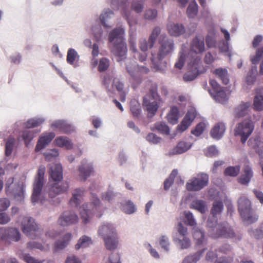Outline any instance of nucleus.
Here are the masks:
<instances>
[{"instance_id":"obj_28","label":"nucleus","mask_w":263,"mask_h":263,"mask_svg":"<svg viewBox=\"0 0 263 263\" xmlns=\"http://www.w3.org/2000/svg\"><path fill=\"white\" fill-rule=\"evenodd\" d=\"M72 235L70 233H66L60 237L54 243V249L56 251L62 250L69 245Z\"/></svg>"},{"instance_id":"obj_59","label":"nucleus","mask_w":263,"mask_h":263,"mask_svg":"<svg viewBox=\"0 0 263 263\" xmlns=\"http://www.w3.org/2000/svg\"><path fill=\"white\" fill-rule=\"evenodd\" d=\"M130 110L133 115L138 117L141 112L140 103L136 100H133L130 102Z\"/></svg>"},{"instance_id":"obj_21","label":"nucleus","mask_w":263,"mask_h":263,"mask_svg":"<svg viewBox=\"0 0 263 263\" xmlns=\"http://www.w3.org/2000/svg\"><path fill=\"white\" fill-rule=\"evenodd\" d=\"M114 17L115 13L112 10L109 8H105L101 13L99 19L101 23L104 27L110 28L113 24L112 20Z\"/></svg>"},{"instance_id":"obj_29","label":"nucleus","mask_w":263,"mask_h":263,"mask_svg":"<svg viewBox=\"0 0 263 263\" xmlns=\"http://www.w3.org/2000/svg\"><path fill=\"white\" fill-rule=\"evenodd\" d=\"M49 173L54 181H60L63 178L62 167L60 164L51 165Z\"/></svg>"},{"instance_id":"obj_37","label":"nucleus","mask_w":263,"mask_h":263,"mask_svg":"<svg viewBox=\"0 0 263 263\" xmlns=\"http://www.w3.org/2000/svg\"><path fill=\"white\" fill-rule=\"evenodd\" d=\"M92 243V240L91 237L85 235L82 236L78 240V242L75 245V249L79 250L83 249L89 247Z\"/></svg>"},{"instance_id":"obj_52","label":"nucleus","mask_w":263,"mask_h":263,"mask_svg":"<svg viewBox=\"0 0 263 263\" xmlns=\"http://www.w3.org/2000/svg\"><path fill=\"white\" fill-rule=\"evenodd\" d=\"M145 0H133L131 9L137 13H141L144 9Z\"/></svg>"},{"instance_id":"obj_2","label":"nucleus","mask_w":263,"mask_h":263,"mask_svg":"<svg viewBox=\"0 0 263 263\" xmlns=\"http://www.w3.org/2000/svg\"><path fill=\"white\" fill-rule=\"evenodd\" d=\"M104 207L100 204V200L95 195H92L91 203L84 204L80 208V215L84 224L89 223L93 214H96L99 218L102 215Z\"/></svg>"},{"instance_id":"obj_60","label":"nucleus","mask_w":263,"mask_h":263,"mask_svg":"<svg viewBox=\"0 0 263 263\" xmlns=\"http://www.w3.org/2000/svg\"><path fill=\"white\" fill-rule=\"evenodd\" d=\"M157 14L158 12L156 9L149 8L145 11L144 18L148 21H153L157 18Z\"/></svg>"},{"instance_id":"obj_12","label":"nucleus","mask_w":263,"mask_h":263,"mask_svg":"<svg viewBox=\"0 0 263 263\" xmlns=\"http://www.w3.org/2000/svg\"><path fill=\"white\" fill-rule=\"evenodd\" d=\"M209 176L205 173H199L196 176L190 179L186 184L188 191H198L208 184Z\"/></svg>"},{"instance_id":"obj_62","label":"nucleus","mask_w":263,"mask_h":263,"mask_svg":"<svg viewBox=\"0 0 263 263\" xmlns=\"http://www.w3.org/2000/svg\"><path fill=\"white\" fill-rule=\"evenodd\" d=\"M186 51L182 48V51L179 53V57L175 64V67L178 69H181L184 66L185 59Z\"/></svg>"},{"instance_id":"obj_27","label":"nucleus","mask_w":263,"mask_h":263,"mask_svg":"<svg viewBox=\"0 0 263 263\" xmlns=\"http://www.w3.org/2000/svg\"><path fill=\"white\" fill-rule=\"evenodd\" d=\"M248 143L249 147L258 154L260 158H263V142L259 137L250 138Z\"/></svg>"},{"instance_id":"obj_38","label":"nucleus","mask_w":263,"mask_h":263,"mask_svg":"<svg viewBox=\"0 0 263 263\" xmlns=\"http://www.w3.org/2000/svg\"><path fill=\"white\" fill-rule=\"evenodd\" d=\"M174 241L177 246L181 249H186L191 246V240L186 236H176L173 237Z\"/></svg>"},{"instance_id":"obj_34","label":"nucleus","mask_w":263,"mask_h":263,"mask_svg":"<svg viewBox=\"0 0 263 263\" xmlns=\"http://www.w3.org/2000/svg\"><path fill=\"white\" fill-rule=\"evenodd\" d=\"M226 126L222 122L217 123L215 125L211 131V135L214 139L219 140L221 139L225 132Z\"/></svg>"},{"instance_id":"obj_36","label":"nucleus","mask_w":263,"mask_h":263,"mask_svg":"<svg viewBox=\"0 0 263 263\" xmlns=\"http://www.w3.org/2000/svg\"><path fill=\"white\" fill-rule=\"evenodd\" d=\"M252 176L253 172L251 168L247 165L245 167L241 175L238 178V182L242 184L247 185L250 182Z\"/></svg>"},{"instance_id":"obj_23","label":"nucleus","mask_w":263,"mask_h":263,"mask_svg":"<svg viewBox=\"0 0 263 263\" xmlns=\"http://www.w3.org/2000/svg\"><path fill=\"white\" fill-rule=\"evenodd\" d=\"M115 226L109 222H104L102 223L98 227V234L102 238L105 236L113 235L117 233Z\"/></svg>"},{"instance_id":"obj_26","label":"nucleus","mask_w":263,"mask_h":263,"mask_svg":"<svg viewBox=\"0 0 263 263\" xmlns=\"http://www.w3.org/2000/svg\"><path fill=\"white\" fill-rule=\"evenodd\" d=\"M51 127L65 134L70 133L73 130V127L70 124L62 120L54 121L51 124Z\"/></svg>"},{"instance_id":"obj_17","label":"nucleus","mask_w":263,"mask_h":263,"mask_svg":"<svg viewBox=\"0 0 263 263\" xmlns=\"http://www.w3.org/2000/svg\"><path fill=\"white\" fill-rule=\"evenodd\" d=\"M126 69L132 80L138 83L140 80L139 72L147 73L148 69L144 66H139L136 62L128 63Z\"/></svg>"},{"instance_id":"obj_51","label":"nucleus","mask_w":263,"mask_h":263,"mask_svg":"<svg viewBox=\"0 0 263 263\" xmlns=\"http://www.w3.org/2000/svg\"><path fill=\"white\" fill-rule=\"evenodd\" d=\"M256 74L257 67L256 66H252L251 69L247 73L245 79L246 83L248 85H251L254 83Z\"/></svg>"},{"instance_id":"obj_24","label":"nucleus","mask_w":263,"mask_h":263,"mask_svg":"<svg viewBox=\"0 0 263 263\" xmlns=\"http://www.w3.org/2000/svg\"><path fill=\"white\" fill-rule=\"evenodd\" d=\"M192 146V143L190 142L184 140H181L177 143L175 147L169 151L168 155L172 156L183 154L190 149Z\"/></svg>"},{"instance_id":"obj_56","label":"nucleus","mask_w":263,"mask_h":263,"mask_svg":"<svg viewBox=\"0 0 263 263\" xmlns=\"http://www.w3.org/2000/svg\"><path fill=\"white\" fill-rule=\"evenodd\" d=\"M45 121L43 117L34 118L27 121L25 123V127L27 128H32L39 126Z\"/></svg>"},{"instance_id":"obj_61","label":"nucleus","mask_w":263,"mask_h":263,"mask_svg":"<svg viewBox=\"0 0 263 263\" xmlns=\"http://www.w3.org/2000/svg\"><path fill=\"white\" fill-rule=\"evenodd\" d=\"M59 155V153L57 149H47L44 153V156L45 159L47 161H52V160L56 158Z\"/></svg>"},{"instance_id":"obj_55","label":"nucleus","mask_w":263,"mask_h":263,"mask_svg":"<svg viewBox=\"0 0 263 263\" xmlns=\"http://www.w3.org/2000/svg\"><path fill=\"white\" fill-rule=\"evenodd\" d=\"M161 247L165 251L168 252L170 249L171 242L169 237L166 235H161L159 239Z\"/></svg>"},{"instance_id":"obj_9","label":"nucleus","mask_w":263,"mask_h":263,"mask_svg":"<svg viewBox=\"0 0 263 263\" xmlns=\"http://www.w3.org/2000/svg\"><path fill=\"white\" fill-rule=\"evenodd\" d=\"M45 172V167L43 165L40 166L38 170L37 176L36 178L33 188L31 200L35 204L38 203L42 198V190L44 184V175Z\"/></svg>"},{"instance_id":"obj_50","label":"nucleus","mask_w":263,"mask_h":263,"mask_svg":"<svg viewBox=\"0 0 263 263\" xmlns=\"http://www.w3.org/2000/svg\"><path fill=\"white\" fill-rule=\"evenodd\" d=\"M223 209V204L222 201L219 200L215 201L211 210V214L214 217H217L220 215Z\"/></svg>"},{"instance_id":"obj_16","label":"nucleus","mask_w":263,"mask_h":263,"mask_svg":"<svg viewBox=\"0 0 263 263\" xmlns=\"http://www.w3.org/2000/svg\"><path fill=\"white\" fill-rule=\"evenodd\" d=\"M21 233L16 228H0V239L6 242H17L21 238Z\"/></svg>"},{"instance_id":"obj_19","label":"nucleus","mask_w":263,"mask_h":263,"mask_svg":"<svg viewBox=\"0 0 263 263\" xmlns=\"http://www.w3.org/2000/svg\"><path fill=\"white\" fill-rule=\"evenodd\" d=\"M78 220L79 218L76 213L72 211H66L60 217L58 223L62 226H68L77 223Z\"/></svg>"},{"instance_id":"obj_20","label":"nucleus","mask_w":263,"mask_h":263,"mask_svg":"<svg viewBox=\"0 0 263 263\" xmlns=\"http://www.w3.org/2000/svg\"><path fill=\"white\" fill-rule=\"evenodd\" d=\"M55 134L54 133H44L39 137L35 151L39 152L46 147L51 142L54 138Z\"/></svg>"},{"instance_id":"obj_58","label":"nucleus","mask_w":263,"mask_h":263,"mask_svg":"<svg viewBox=\"0 0 263 263\" xmlns=\"http://www.w3.org/2000/svg\"><path fill=\"white\" fill-rule=\"evenodd\" d=\"M184 221L190 226L194 227L196 224L195 219L193 214L190 211H184L183 212Z\"/></svg>"},{"instance_id":"obj_13","label":"nucleus","mask_w":263,"mask_h":263,"mask_svg":"<svg viewBox=\"0 0 263 263\" xmlns=\"http://www.w3.org/2000/svg\"><path fill=\"white\" fill-rule=\"evenodd\" d=\"M253 122L250 120H244L239 123L235 129V135L241 137V141L244 143L254 129Z\"/></svg>"},{"instance_id":"obj_30","label":"nucleus","mask_w":263,"mask_h":263,"mask_svg":"<svg viewBox=\"0 0 263 263\" xmlns=\"http://www.w3.org/2000/svg\"><path fill=\"white\" fill-rule=\"evenodd\" d=\"M251 103L250 102H241L235 109V117L236 118L245 117L251 110Z\"/></svg>"},{"instance_id":"obj_4","label":"nucleus","mask_w":263,"mask_h":263,"mask_svg":"<svg viewBox=\"0 0 263 263\" xmlns=\"http://www.w3.org/2000/svg\"><path fill=\"white\" fill-rule=\"evenodd\" d=\"M217 217L212 216L210 217L207 221V225L209 228H216V233L211 234L214 238L224 237L233 239L234 241L239 240L241 238L239 236L236 237L235 234L227 223H223L221 224H217Z\"/></svg>"},{"instance_id":"obj_47","label":"nucleus","mask_w":263,"mask_h":263,"mask_svg":"<svg viewBox=\"0 0 263 263\" xmlns=\"http://www.w3.org/2000/svg\"><path fill=\"white\" fill-rule=\"evenodd\" d=\"M198 11V6L195 0L191 2L187 9L186 14L189 18H193L197 14Z\"/></svg>"},{"instance_id":"obj_53","label":"nucleus","mask_w":263,"mask_h":263,"mask_svg":"<svg viewBox=\"0 0 263 263\" xmlns=\"http://www.w3.org/2000/svg\"><path fill=\"white\" fill-rule=\"evenodd\" d=\"M193 237L196 240V243L200 245L204 240V235L202 231L198 227L193 228Z\"/></svg>"},{"instance_id":"obj_32","label":"nucleus","mask_w":263,"mask_h":263,"mask_svg":"<svg viewBox=\"0 0 263 263\" xmlns=\"http://www.w3.org/2000/svg\"><path fill=\"white\" fill-rule=\"evenodd\" d=\"M19 257L21 259H22L26 263H56L55 261L53 259H39L35 257L31 256L28 253H22L19 255Z\"/></svg>"},{"instance_id":"obj_39","label":"nucleus","mask_w":263,"mask_h":263,"mask_svg":"<svg viewBox=\"0 0 263 263\" xmlns=\"http://www.w3.org/2000/svg\"><path fill=\"white\" fill-rule=\"evenodd\" d=\"M120 208L121 210L126 214H133L137 210L136 205L129 200L121 203Z\"/></svg>"},{"instance_id":"obj_41","label":"nucleus","mask_w":263,"mask_h":263,"mask_svg":"<svg viewBox=\"0 0 263 263\" xmlns=\"http://www.w3.org/2000/svg\"><path fill=\"white\" fill-rule=\"evenodd\" d=\"M79 59L80 55L75 49L69 48L68 50L66 61L68 64L74 67H76L77 65L76 62H78Z\"/></svg>"},{"instance_id":"obj_31","label":"nucleus","mask_w":263,"mask_h":263,"mask_svg":"<svg viewBox=\"0 0 263 263\" xmlns=\"http://www.w3.org/2000/svg\"><path fill=\"white\" fill-rule=\"evenodd\" d=\"M167 28L169 34L172 36H178L185 32L184 27L182 24L172 22L168 23Z\"/></svg>"},{"instance_id":"obj_40","label":"nucleus","mask_w":263,"mask_h":263,"mask_svg":"<svg viewBox=\"0 0 263 263\" xmlns=\"http://www.w3.org/2000/svg\"><path fill=\"white\" fill-rule=\"evenodd\" d=\"M84 191L83 189H77L72 193V197L70 200V203L72 206H77L80 204L83 196Z\"/></svg>"},{"instance_id":"obj_6","label":"nucleus","mask_w":263,"mask_h":263,"mask_svg":"<svg viewBox=\"0 0 263 263\" xmlns=\"http://www.w3.org/2000/svg\"><path fill=\"white\" fill-rule=\"evenodd\" d=\"M22 230L23 232L32 239L40 237L43 231L31 217H25L22 221Z\"/></svg>"},{"instance_id":"obj_49","label":"nucleus","mask_w":263,"mask_h":263,"mask_svg":"<svg viewBox=\"0 0 263 263\" xmlns=\"http://www.w3.org/2000/svg\"><path fill=\"white\" fill-rule=\"evenodd\" d=\"M253 108L256 111H261L263 110V95L260 93H257L253 99Z\"/></svg>"},{"instance_id":"obj_15","label":"nucleus","mask_w":263,"mask_h":263,"mask_svg":"<svg viewBox=\"0 0 263 263\" xmlns=\"http://www.w3.org/2000/svg\"><path fill=\"white\" fill-rule=\"evenodd\" d=\"M103 83L108 91H111V89L109 88V85L111 84L112 89L116 88L119 92L120 96V100L122 102L125 101V91L123 89L124 84L119 79L114 78L112 81L110 76L106 75L104 77Z\"/></svg>"},{"instance_id":"obj_43","label":"nucleus","mask_w":263,"mask_h":263,"mask_svg":"<svg viewBox=\"0 0 263 263\" xmlns=\"http://www.w3.org/2000/svg\"><path fill=\"white\" fill-rule=\"evenodd\" d=\"M180 116L181 115L179 112L178 109L176 107L173 106L171 107L167 115V120L170 123L175 124L177 123Z\"/></svg>"},{"instance_id":"obj_45","label":"nucleus","mask_w":263,"mask_h":263,"mask_svg":"<svg viewBox=\"0 0 263 263\" xmlns=\"http://www.w3.org/2000/svg\"><path fill=\"white\" fill-rule=\"evenodd\" d=\"M161 32V29L160 27L156 26L152 30V33H151L148 40H149V48H152L154 47V44H155L156 40L158 36H160Z\"/></svg>"},{"instance_id":"obj_33","label":"nucleus","mask_w":263,"mask_h":263,"mask_svg":"<svg viewBox=\"0 0 263 263\" xmlns=\"http://www.w3.org/2000/svg\"><path fill=\"white\" fill-rule=\"evenodd\" d=\"M104 242L105 246L107 250H113L116 249L118 245V238L117 232L113 235L105 236L102 238Z\"/></svg>"},{"instance_id":"obj_44","label":"nucleus","mask_w":263,"mask_h":263,"mask_svg":"<svg viewBox=\"0 0 263 263\" xmlns=\"http://www.w3.org/2000/svg\"><path fill=\"white\" fill-rule=\"evenodd\" d=\"M56 144L61 147H65L66 149H71L72 147V143L68 138L65 136H60L55 140Z\"/></svg>"},{"instance_id":"obj_64","label":"nucleus","mask_w":263,"mask_h":263,"mask_svg":"<svg viewBox=\"0 0 263 263\" xmlns=\"http://www.w3.org/2000/svg\"><path fill=\"white\" fill-rule=\"evenodd\" d=\"M203 252V251L202 252H198L194 255L187 256L185 258L182 263H197L200 258L201 255Z\"/></svg>"},{"instance_id":"obj_8","label":"nucleus","mask_w":263,"mask_h":263,"mask_svg":"<svg viewBox=\"0 0 263 263\" xmlns=\"http://www.w3.org/2000/svg\"><path fill=\"white\" fill-rule=\"evenodd\" d=\"M130 44V49L132 50L133 57L136 60H138L141 62H143L146 59V51L149 48V40L147 41L145 39L140 40L139 42V47L142 52L138 51L135 39L130 36L129 40Z\"/></svg>"},{"instance_id":"obj_25","label":"nucleus","mask_w":263,"mask_h":263,"mask_svg":"<svg viewBox=\"0 0 263 263\" xmlns=\"http://www.w3.org/2000/svg\"><path fill=\"white\" fill-rule=\"evenodd\" d=\"M51 186L49 190V195L52 197L54 196L62 194L67 191L68 189V182L66 181L60 182L55 181Z\"/></svg>"},{"instance_id":"obj_63","label":"nucleus","mask_w":263,"mask_h":263,"mask_svg":"<svg viewBox=\"0 0 263 263\" xmlns=\"http://www.w3.org/2000/svg\"><path fill=\"white\" fill-rule=\"evenodd\" d=\"M123 17L127 21L129 27L132 28L133 23L132 18L133 16V12L127 8H124L122 10Z\"/></svg>"},{"instance_id":"obj_7","label":"nucleus","mask_w":263,"mask_h":263,"mask_svg":"<svg viewBox=\"0 0 263 263\" xmlns=\"http://www.w3.org/2000/svg\"><path fill=\"white\" fill-rule=\"evenodd\" d=\"M187 66L189 71L183 76V80L185 82L193 81L198 74L205 71L199 57H195L193 60L188 61Z\"/></svg>"},{"instance_id":"obj_46","label":"nucleus","mask_w":263,"mask_h":263,"mask_svg":"<svg viewBox=\"0 0 263 263\" xmlns=\"http://www.w3.org/2000/svg\"><path fill=\"white\" fill-rule=\"evenodd\" d=\"M214 73L221 80L223 84L227 85L229 83V79L227 70L226 69L217 68L214 71Z\"/></svg>"},{"instance_id":"obj_57","label":"nucleus","mask_w":263,"mask_h":263,"mask_svg":"<svg viewBox=\"0 0 263 263\" xmlns=\"http://www.w3.org/2000/svg\"><path fill=\"white\" fill-rule=\"evenodd\" d=\"M240 170V167L239 165L229 166L225 169L224 174L227 176L236 177L239 173Z\"/></svg>"},{"instance_id":"obj_42","label":"nucleus","mask_w":263,"mask_h":263,"mask_svg":"<svg viewBox=\"0 0 263 263\" xmlns=\"http://www.w3.org/2000/svg\"><path fill=\"white\" fill-rule=\"evenodd\" d=\"M190 208L197 210L201 213H204L208 210V206L205 201L202 200H195L191 204Z\"/></svg>"},{"instance_id":"obj_11","label":"nucleus","mask_w":263,"mask_h":263,"mask_svg":"<svg viewBox=\"0 0 263 263\" xmlns=\"http://www.w3.org/2000/svg\"><path fill=\"white\" fill-rule=\"evenodd\" d=\"M5 190L7 195L13 196L19 201L24 198V185L23 183L14 182L13 178H9L6 182Z\"/></svg>"},{"instance_id":"obj_54","label":"nucleus","mask_w":263,"mask_h":263,"mask_svg":"<svg viewBox=\"0 0 263 263\" xmlns=\"http://www.w3.org/2000/svg\"><path fill=\"white\" fill-rule=\"evenodd\" d=\"M152 130H157L159 132L168 135L170 133V130L168 126L164 122H157L155 123L153 126L151 127Z\"/></svg>"},{"instance_id":"obj_5","label":"nucleus","mask_w":263,"mask_h":263,"mask_svg":"<svg viewBox=\"0 0 263 263\" xmlns=\"http://www.w3.org/2000/svg\"><path fill=\"white\" fill-rule=\"evenodd\" d=\"M238 204L240 214L247 224L253 223L257 220V217L253 213L251 208V202L247 198L245 197L240 198Z\"/></svg>"},{"instance_id":"obj_18","label":"nucleus","mask_w":263,"mask_h":263,"mask_svg":"<svg viewBox=\"0 0 263 263\" xmlns=\"http://www.w3.org/2000/svg\"><path fill=\"white\" fill-rule=\"evenodd\" d=\"M93 164L87 159L83 160L78 168L79 176L82 181H85L93 172Z\"/></svg>"},{"instance_id":"obj_3","label":"nucleus","mask_w":263,"mask_h":263,"mask_svg":"<svg viewBox=\"0 0 263 263\" xmlns=\"http://www.w3.org/2000/svg\"><path fill=\"white\" fill-rule=\"evenodd\" d=\"M160 47L156 59L152 54V61L157 69L159 67V62L167 56L171 55L175 49L174 40L167 37L165 34H162L159 37Z\"/></svg>"},{"instance_id":"obj_48","label":"nucleus","mask_w":263,"mask_h":263,"mask_svg":"<svg viewBox=\"0 0 263 263\" xmlns=\"http://www.w3.org/2000/svg\"><path fill=\"white\" fill-rule=\"evenodd\" d=\"M15 144L16 140L14 137H10L6 140L5 143V155L7 157H9L11 155Z\"/></svg>"},{"instance_id":"obj_10","label":"nucleus","mask_w":263,"mask_h":263,"mask_svg":"<svg viewBox=\"0 0 263 263\" xmlns=\"http://www.w3.org/2000/svg\"><path fill=\"white\" fill-rule=\"evenodd\" d=\"M205 50L204 37L200 34L197 35L193 39L190 45V50L188 53V61L193 60L195 57H199L201 59L200 54Z\"/></svg>"},{"instance_id":"obj_1","label":"nucleus","mask_w":263,"mask_h":263,"mask_svg":"<svg viewBox=\"0 0 263 263\" xmlns=\"http://www.w3.org/2000/svg\"><path fill=\"white\" fill-rule=\"evenodd\" d=\"M124 29L119 27L112 30L109 34V42L114 44L112 52L118 62L125 59L126 55L127 48L124 42Z\"/></svg>"},{"instance_id":"obj_14","label":"nucleus","mask_w":263,"mask_h":263,"mask_svg":"<svg viewBox=\"0 0 263 263\" xmlns=\"http://www.w3.org/2000/svg\"><path fill=\"white\" fill-rule=\"evenodd\" d=\"M159 97L154 91H151L149 96L143 99V105L148 112V117H152L158 108Z\"/></svg>"},{"instance_id":"obj_22","label":"nucleus","mask_w":263,"mask_h":263,"mask_svg":"<svg viewBox=\"0 0 263 263\" xmlns=\"http://www.w3.org/2000/svg\"><path fill=\"white\" fill-rule=\"evenodd\" d=\"M196 115L195 109L193 108L188 110L180 124L178 125L177 130L183 132L191 124Z\"/></svg>"},{"instance_id":"obj_35","label":"nucleus","mask_w":263,"mask_h":263,"mask_svg":"<svg viewBox=\"0 0 263 263\" xmlns=\"http://www.w3.org/2000/svg\"><path fill=\"white\" fill-rule=\"evenodd\" d=\"M210 95L214 98L215 100L218 102L224 104L227 102L229 99V95L222 89H220L214 92L209 90Z\"/></svg>"}]
</instances>
